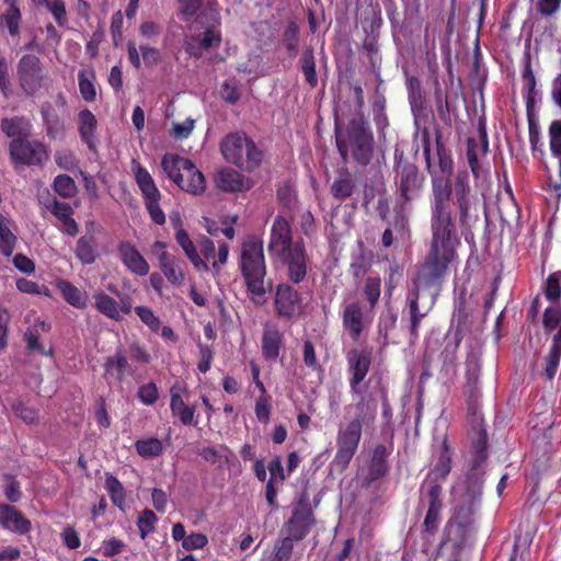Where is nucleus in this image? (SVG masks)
I'll return each mask as SVG.
<instances>
[{
	"instance_id": "nucleus-1",
	"label": "nucleus",
	"mask_w": 561,
	"mask_h": 561,
	"mask_svg": "<svg viewBox=\"0 0 561 561\" xmlns=\"http://www.w3.org/2000/svg\"><path fill=\"white\" fill-rule=\"evenodd\" d=\"M451 199L457 206L460 226H469L476 198L467 170H458L453 183L449 179L432 174L430 248L407 294V308L403 310V314L407 312L409 316L408 330L412 342L419 339L421 322L436 304L449 268L458 256L457 249L461 242Z\"/></svg>"
},
{
	"instance_id": "nucleus-2",
	"label": "nucleus",
	"mask_w": 561,
	"mask_h": 561,
	"mask_svg": "<svg viewBox=\"0 0 561 561\" xmlns=\"http://www.w3.org/2000/svg\"><path fill=\"white\" fill-rule=\"evenodd\" d=\"M335 145L343 162L348 161V151L357 164L366 167L370 163L374 152V135L363 113L353 117L346 126L344 136L337 122L335 123Z\"/></svg>"
},
{
	"instance_id": "nucleus-3",
	"label": "nucleus",
	"mask_w": 561,
	"mask_h": 561,
	"mask_svg": "<svg viewBox=\"0 0 561 561\" xmlns=\"http://www.w3.org/2000/svg\"><path fill=\"white\" fill-rule=\"evenodd\" d=\"M240 271L253 300L272 290V282H265L267 271L262 240L250 238L242 243Z\"/></svg>"
},
{
	"instance_id": "nucleus-4",
	"label": "nucleus",
	"mask_w": 561,
	"mask_h": 561,
	"mask_svg": "<svg viewBox=\"0 0 561 561\" xmlns=\"http://www.w3.org/2000/svg\"><path fill=\"white\" fill-rule=\"evenodd\" d=\"M393 160L394 184L398 193L396 209L402 210L422 192L425 175L413 161L405 157L403 150L397 148Z\"/></svg>"
},
{
	"instance_id": "nucleus-5",
	"label": "nucleus",
	"mask_w": 561,
	"mask_h": 561,
	"mask_svg": "<svg viewBox=\"0 0 561 561\" xmlns=\"http://www.w3.org/2000/svg\"><path fill=\"white\" fill-rule=\"evenodd\" d=\"M161 167L168 178L182 191L193 195H199L205 191V176L190 159L179 154L165 153Z\"/></svg>"
},
{
	"instance_id": "nucleus-6",
	"label": "nucleus",
	"mask_w": 561,
	"mask_h": 561,
	"mask_svg": "<svg viewBox=\"0 0 561 561\" xmlns=\"http://www.w3.org/2000/svg\"><path fill=\"white\" fill-rule=\"evenodd\" d=\"M220 150L229 163L245 167L248 171L259 168L263 160V151L244 133L227 135L220 144Z\"/></svg>"
},
{
	"instance_id": "nucleus-7",
	"label": "nucleus",
	"mask_w": 561,
	"mask_h": 561,
	"mask_svg": "<svg viewBox=\"0 0 561 561\" xmlns=\"http://www.w3.org/2000/svg\"><path fill=\"white\" fill-rule=\"evenodd\" d=\"M542 328L546 334H552L548 354L545 356V376L552 380L561 360V306H549L542 314Z\"/></svg>"
},
{
	"instance_id": "nucleus-8",
	"label": "nucleus",
	"mask_w": 561,
	"mask_h": 561,
	"mask_svg": "<svg viewBox=\"0 0 561 561\" xmlns=\"http://www.w3.org/2000/svg\"><path fill=\"white\" fill-rule=\"evenodd\" d=\"M9 156L15 167H43L49 159V151L39 140L20 137L10 141Z\"/></svg>"
},
{
	"instance_id": "nucleus-9",
	"label": "nucleus",
	"mask_w": 561,
	"mask_h": 561,
	"mask_svg": "<svg viewBox=\"0 0 561 561\" xmlns=\"http://www.w3.org/2000/svg\"><path fill=\"white\" fill-rule=\"evenodd\" d=\"M314 524L316 518L308 500L301 499L293 510L289 519L284 523L280 534L295 542L301 541Z\"/></svg>"
},
{
	"instance_id": "nucleus-10",
	"label": "nucleus",
	"mask_w": 561,
	"mask_h": 561,
	"mask_svg": "<svg viewBox=\"0 0 561 561\" xmlns=\"http://www.w3.org/2000/svg\"><path fill=\"white\" fill-rule=\"evenodd\" d=\"M19 85L27 96H34L43 87L44 72L41 59L34 54L23 55L16 67Z\"/></svg>"
},
{
	"instance_id": "nucleus-11",
	"label": "nucleus",
	"mask_w": 561,
	"mask_h": 561,
	"mask_svg": "<svg viewBox=\"0 0 561 561\" xmlns=\"http://www.w3.org/2000/svg\"><path fill=\"white\" fill-rule=\"evenodd\" d=\"M362 434L355 432L354 427L348 430L341 425L336 434V453L330 466L333 470L343 472L351 463L358 450Z\"/></svg>"
},
{
	"instance_id": "nucleus-12",
	"label": "nucleus",
	"mask_w": 561,
	"mask_h": 561,
	"mask_svg": "<svg viewBox=\"0 0 561 561\" xmlns=\"http://www.w3.org/2000/svg\"><path fill=\"white\" fill-rule=\"evenodd\" d=\"M371 360L373 350L370 347H354L347 352L348 382L353 394L360 393V383L369 373Z\"/></svg>"
},
{
	"instance_id": "nucleus-13",
	"label": "nucleus",
	"mask_w": 561,
	"mask_h": 561,
	"mask_svg": "<svg viewBox=\"0 0 561 561\" xmlns=\"http://www.w3.org/2000/svg\"><path fill=\"white\" fill-rule=\"evenodd\" d=\"M287 267V277L294 284L301 283L307 275V253L302 241L295 242L294 248L277 255Z\"/></svg>"
},
{
	"instance_id": "nucleus-14",
	"label": "nucleus",
	"mask_w": 561,
	"mask_h": 561,
	"mask_svg": "<svg viewBox=\"0 0 561 561\" xmlns=\"http://www.w3.org/2000/svg\"><path fill=\"white\" fill-rule=\"evenodd\" d=\"M480 370L481 364L479 356L471 352L466 359V383L465 391L467 394L468 411L472 415H477V404L480 398Z\"/></svg>"
},
{
	"instance_id": "nucleus-15",
	"label": "nucleus",
	"mask_w": 561,
	"mask_h": 561,
	"mask_svg": "<svg viewBox=\"0 0 561 561\" xmlns=\"http://www.w3.org/2000/svg\"><path fill=\"white\" fill-rule=\"evenodd\" d=\"M301 302V295L288 283L275 287L274 308L279 318L291 320Z\"/></svg>"
},
{
	"instance_id": "nucleus-16",
	"label": "nucleus",
	"mask_w": 561,
	"mask_h": 561,
	"mask_svg": "<svg viewBox=\"0 0 561 561\" xmlns=\"http://www.w3.org/2000/svg\"><path fill=\"white\" fill-rule=\"evenodd\" d=\"M478 136L479 139L473 137H469L467 140V160L469 168L474 175V178H479L481 173V165L479 163L480 157L486 156L489 152V138L485 122L483 119H479L478 123Z\"/></svg>"
},
{
	"instance_id": "nucleus-17",
	"label": "nucleus",
	"mask_w": 561,
	"mask_h": 561,
	"mask_svg": "<svg viewBox=\"0 0 561 561\" xmlns=\"http://www.w3.org/2000/svg\"><path fill=\"white\" fill-rule=\"evenodd\" d=\"M291 226L283 216H276L271 229L267 250L271 254L279 255L294 248Z\"/></svg>"
},
{
	"instance_id": "nucleus-18",
	"label": "nucleus",
	"mask_w": 561,
	"mask_h": 561,
	"mask_svg": "<svg viewBox=\"0 0 561 561\" xmlns=\"http://www.w3.org/2000/svg\"><path fill=\"white\" fill-rule=\"evenodd\" d=\"M341 318L343 329L348 333L352 341L357 342L366 327L364 306L359 301L346 304Z\"/></svg>"
},
{
	"instance_id": "nucleus-19",
	"label": "nucleus",
	"mask_w": 561,
	"mask_h": 561,
	"mask_svg": "<svg viewBox=\"0 0 561 561\" xmlns=\"http://www.w3.org/2000/svg\"><path fill=\"white\" fill-rule=\"evenodd\" d=\"M103 368L104 378L108 385H121L127 376L133 375V368L122 347H117L113 355L105 358Z\"/></svg>"
},
{
	"instance_id": "nucleus-20",
	"label": "nucleus",
	"mask_w": 561,
	"mask_h": 561,
	"mask_svg": "<svg viewBox=\"0 0 561 561\" xmlns=\"http://www.w3.org/2000/svg\"><path fill=\"white\" fill-rule=\"evenodd\" d=\"M283 347L284 333L276 324L266 322L263 327L261 339V352L263 358L267 362H276Z\"/></svg>"
},
{
	"instance_id": "nucleus-21",
	"label": "nucleus",
	"mask_w": 561,
	"mask_h": 561,
	"mask_svg": "<svg viewBox=\"0 0 561 561\" xmlns=\"http://www.w3.org/2000/svg\"><path fill=\"white\" fill-rule=\"evenodd\" d=\"M0 526L19 535H26L31 531L32 524L24 514L10 504H2L0 511Z\"/></svg>"
},
{
	"instance_id": "nucleus-22",
	"label": "nucleus",
	"mask_w": 561,
	"mask_h": 561,
	"mask_svg": "<svg viewBox=\"0 0 561 561\" xmlns=\"http://www.w3.org/2000/svg\"><path fill=\"white\" fill-rule=\"evenodd\" d=\"M118 254L123 264L134 274L145 276L149 273V264L129 241H123L118 245Z\"/></svg>"
},
{
	"instance_id": "nucleus-23",
	"label": "nucleus",
	"mask_w": 561,
	"mask_h": 561,
	"mask_svg": "<svg viewBox=\"0 0 561 561\" xmlns=\"http://www.w3.org/2000/svg\"><path fill=\"white\" fill-rule=\"evenodd\" d=\"M78 131L82 142H84L89 150L96 152L98 150V119L95 115L89 110L83 108L78 114Z\"/></svg>"
},
{
	"instance_id": "nucleus-24",
	"label": "nucleus",
	"mask_w": 561,
	"mask_h": 561,
	"mask_svg": "<svg viewBox=\"0 0 561 561\" xmlns=\"http://www.w3.org/2000/svg\"><path fill=\"white\" fill-rule=\"evenodd\" d=\"M357 188L356 176L346 168L337 170L336 178L330 186L332 197L340 203L353 196Z\"/></svg>"
},
{
	"instance_id": "nucleus-25",
	"label": "nucleus",
	"mask_w": 561,
	"mask_h": 561,
	"mask_svg": "<svg viewBox=\"0 0 561 561\" xmlns=\"http://www.w3.org/2000/svg\"><path fill=\"white\" fill-rule=\"evenodd\" d=\"M388 455L389 453L387 447L382 444H378L374 448L370 463L368 466L367 476L365 478L368 485L388 474Z\"/></svg>"
},
{
	"instance_id": "nucleus-26",
	"label": "nucleus",
	"mask_w": 561,
	"mask_h": 561,
	"mask_svg": "<svg viewBox=\"0 0 561 561\" xmlns=\"http://www.w3.org/2000/svg\"><path fill=\"white\" fill-rule=\"evenodd\" d=\"M217 186L224 192H242L250 188V181L237 170L225 168L216 178Z\"/></svg>"
},
{
	"instance_id": "nucleus-27",
	"label": "nucleus",
	"mask_w": 561,
	"mask_h": 561,
	"mask_svg": "<svg viewBox=\"0 0 561 561\" xmlns=\"http://www.w3.org/2000/svg\"><path fill=\"white\" fill-rule=\"evenodd\" d=\"M56 288L58 289L65 301L70 306L77 309L87 308L88 293L84 289L79 288L75 286L71 282L62 278L56 282Z\"/></svg>"
},
{
	"instance_id": "nucleus-28",
	"label": "nucleus",
	"mask_w": 561,
	"mask_h": 561,
	"mask_svg": "<svg viewBox=\"0 0 561 561\" xmlns=\"http://www.w3.org/2000/svg\"><path fill=\"white\" fill-rule=\"evenodd\" d=\"M131 170L144 198L159 196L161 194L149 171L136 159L131 160Z\"/></svg>"
},
{
	"instance_id": "nucleus-29",
	"label": "nucleus",
	"mask_w": 561,
	"mask_h": 561,
	"mask_svg": "<svg viewBox=\"0 0 561 561\" xmlns=\"http://www.w3.org/2000/svg\"><path fill=\"white\" fill-rule=\"evenodd\" d=\"M484 472L470 468L466 474L463 501L481 503L484 484Z\"/></svg>"
},
{
	"instance_id": "nucleus-30",
	"label": "nucleus",
	"mask_w": 561,
	"mask_h": 561,
	"mask_svg": "<svg viewBox=\"0 0 561 561\" xmlns=\"http://www.w3.org/2000/svg\"><path fill=\"white\" fill-rule=\"evenodd\" d=\"M75 255L82 265H91L99 257L98 243L93 234L81 236L76 243Z\"/></svg>"
},
{
	"instance_id": "nucleus-31",
	"label": "nucleus",
	"mask_w": 561,
	"mask_h": 561,
	"mask_svg": "<svg viewBox=\"0 0 561 561\" xmlns=\"http://www.w3.org/2000/svg\"><path fill=\"white\" fill-rule=\"evenodd\" d=\"M158 261L160 270L171 284H182L184 273L180 267V261L173 254L162 251L158 254Z\"/></svg>"
},
{
	"instance_id": "nucleus-32",
	"label": "nucleus",
	"mask_w": 561,
	"mask_h": 561,
	"mask_svg": "<svg viewBox=\"0 0 561 561\" xmlns=\"http://www.w3.org/2000/svg\"><path fill=\"white\" fill-rule=\"evenodd\" d=\"M174 238L176 243L182 248L183 252L197 271L207 272L209 270L208 264L198 254V251L186 230L175 232Z\"/></svg>"
},
{
	"instance_id": "nucleus-33",
	"label": "nucleus",
	"mask_w": 561,
	"mask_h": 561,
	"mask_svg": "<svg viewBox=\"0 0 561 561\" xmlns=\"http://www.w3.org/2000/svg\"><path fill=\"white\" fill-rule=\"evenodd\" d=\"M451 470V449L446 440L442 445L439 457L434 468L428 472L426 481L436 480L442 483Z\"/></svg>"
},
{
	"instance_id": "nucleus-34",
	"label": "nucleus",
	"mask_w": 561,
	"mask_h": 561,
	"mask_svg": "<svg viewBox=\"0 0 561 561\" xmlns=\"http://www.w3.org/2000/svg\"><path fill=\"white\" fill-rule=\"evenodd\" d=\"M1 131L9 138L28 137L31 123L24 116L4 117L0 123Z\"/></svg>"
},
{
	"instance_id": "nucleus-35",
	"label": "nucleus",
	"mask_w": 561,
	"mask_h": 561,
	"mask_svg": "<svg viewBox=\"0 0 561 561\" xmlns=\"http://www.w3.org/2000/svg\"><path fill=\"white\" fill-rule=\"evenodd\" d=\"M171 402L170 409L174 416H178L184 425H192L194 423V415L196 408L195 405H187L183 401L181 394L176 391V387H172L171 390Z\"/></svg>"
},
{
	"instance_id": "nucleus-36",
	"label": "nucleus",
	"mask_w": 561,
	"mask_h": 561,
	"mask_svg": "<svg viewBox=\"0 0 561 561\" xmlns=\"http://www.w3.org/2000/svg\"><path fill=\"white\" fill-rule=\"evenodd\" d=\"M41 114L45 130L50 139H56L64 130V123L50 102L41 105Z\"/></svg>"
},
{
	"instance_id": "nucleus-37",
	"label": "nucleus",
	"mask_w": 561,
	"mask_h": 561,
	"mask_svg": "<svg viewBox=\"0 0 561 561\" xmlns=\"http://www.w3.org/2000/svg\"><path fill=\"white\" fill-rule=\"evenodd\" d=\"M405 87L412 113L414 115L421 114L425 108V98L421 80L416 76H409L405 80Z\"/></svg>"
},
{
	"instance_id": "nucleus-38",
	"label": "nucleus",
	"mask_w": 561,
	"mask_h": 561,
	"mask_svg": "<svg viewBox=\"0 0 561 561\" xmlns=\"http://www.w3.org/2000/svg\"><path fill=\"white\" fill-rule=\"evenodd\" d=\"M523 91L525 92L526 112H535L536 78L531 68L530 58L527 57L522 71Z\"/></svg>"
},
{
	"instance_id": "nucleus-39",
	"label": "nucleus",
	"mask_w": 561,
	"mask_h": 561,
	"mask_svg": "<svg viewBox=\"0 0 561 561\" xmlns=\"http://www.w3.org/2000/svg\"><path fill=\"white\" fill-rule=\"evenodd\" d=\"M94 308L114 321H121L122 316L119 314V304L110 295L103 291H96L93 294Z\"/></svg>"
},
{
	"instance_id": "nucleus-40",
	"label": "nucleus",
	"mask_w": 561,
	"mask_h": 561,
	"mask_svg": "<svg viewBox=\"0 0 561 561\" xmlns=\"http://www.w3.org/2000/svg\"><path fill=\"white\" fill-rule=\"evenodd\" d=\"M461 339H462V336H461L460 332L457 331L455 334V342L447 343L439 355V357L443 362L442 370L446 375L455 373V369L457 366V350L459 347Z\"/></svg>"
},
{
	"instance_id": "nucleus-41",
	"label": "nucleus",
	"mask_w": 561,
	"mask_h": 561,
	"mask_svg": "<svg viewBox=\"0 0 561 561\" xmlns=\"http://www.w3.org/2000/svg\"><path fill=\"white\" fill-rule=\"evenodd\" d=\"M135 448L137 454L145 459L159 457L164 451L162 442L156 437L137 439Z\"/></svg>"
},
{
	"instance_id": "nucleus-42",
	"label": "nucleus",
	"mask_w": 561,
	"mask_h": 561,
	"mask_svg": "<svg viewBox=\"0 0 561 561\" xmlns=\"http://www.w3.org/2000/svg\"><path fill=\"white\" fill-rule=\"evenodd\" d=\"M105 489L112 503L123 510L126 501V493L122 482L112 473H105Z\"/></svg>"
},
{
	"instance_id": "nucleus-43",
	"label": "nucleus",
	"mask_w": 561,
	"mask_h": 561,
	"mask_svg": "<svg viewBox=\"0 0 561 561\" xmlns=\"http://www.w3.org/2000/svg\"><path fill=\"white\" fill-rule=\"evenodd\" d=\"M45 322L34 323L24 333V340L30 351L37 352L44 356H51L53 348L50 347L48 351H46L45 347L39 343V328L45 330Z\"/></svg>"
},
{
	"instance_id": "nucleus-44",
	"label": "nucleus",
	"mask_w": 561,
	"mask_h": 561,
	"mask_svg": "<svg viewBox=\"0 0 561 561\" xmlns=\"http://www.w3.org/2000/svg\"><path fill=\"white\" fill-rule=\"evenodd\" d=\"M45 322L34 323L24 333V340L30 351L37 352L44 356H51L53 348L50 347L48 351H46L45 347L39 343V328L45 330Z\"/></svg>"
},
{
	"instance_id": "nucleus-45",
	"label": "nucleus",
	"mask_w": 561,
	"mask_h": 561,
	"mask_svg": "<svg viewBox=\"0 0 561 561\" xmlns=\"http://www.w3.org/2000/svg\"><path fill=\"white\" fill-rule=\"evenodd\" d=\"M472 459H471V468L479 469V467L488 458V435L485 430L481 428L478 432V436L472 443Z\"/></svg>"
},
{
	"instance_id": "nucleus-46",
	"label": "nucleus",
	"mask_w": 561,
	"mask_h": 561,
	"mask_svg": "<svg viewBox=\"0 0 561 561\" xmlns=\"http://www.w3.org/2000/svg\"><path fill=\"white\" fill-rule=\"evenodd\" d=\"M301 71L305 76L306 82L310 88H316L318 84V77L316 71L314 51L311 47H307L300 58Z\"/></svg>"
},
{
	"instance_id": "nucleus-47",
	"label": "nucleus",
	"mask_w": 561,
	"mask_h": 561,
	"mask_svg": "<svg viewBox=\"0 0 561 561\" xmlns=\"http://www.w3.org/2000/svg\"><path fill=\"white\" fill-rule=\"evenodd\" d=\"M16 243V237L9 228V219L0 213V252L4 256L12 255Z\"/></svg>"
},
{
	"instance_id": "nucleus-48",
	"label": "nucleus",
	"mask_w": 561,
	"mask_h": 561,
	"mask_svg": "<svg viewBox=\"0 0 561 561\" xmlns=\"http://www.w3.org/2000/svg\"><path fill=\"white\" fill-rule=\"evenodd\" d=\"M548 133L550 151L558 161V170L561 176V119L552 121Z\"/></svg>"
},
{
	"instance_id": "nucleus-49",
	"label": "nucleus",
	"mask_w": 561,
	"mask_h": 561,
	"mask_svg": "<svg viewBox=\"0 0 561 561\" xmlns=\"http://www.w3.org/2000/svg\"><path fill=\"white\" fill-rule=\"evenodd\" d=\"M95 75L93 71L87 72L84 70L78 73L79 91L82 99L87 102H93L96 99V89L94 84Z\"/></svg>"
},
{
	"instance_id": "nucleus-50",
	"label": "nucleus",
	"mask_w": 561,
	"mask_h": 561,
	"mask_svg": "<svg viewBox=\"0 0 561 561\" xmlns=\"http://www.w3.org/2000/svg\"><path fill=\"white\" fill-rule=\"evenodd\" d=\"M436 153L438 158V168L445 179H449L454 169V161L450 152L446 149L445 145L442 142V136L437 135L436 137Z\"/></svg>"
},
{
	"instance_id": "nucleus-51",
	"label": "nucleus",
	"mask_w": 561,
	"mask_h": 561,
	"mask_svg": "<svg viewBox=\"0 0 561 561\" xmlns=\"http://www.w3.org/2000/svg\"><path fill=\"white\" fill-rule=\"evenodd\" d=\"M426 489L425 499L428 504V508H443V488L442 484L436 480L424 481L421 490Z\"/></svg>"
},
{
	"instance_id": "nucleus-52",
	"label": "nucleus",
	"mask_w": 561,
	"mask_h": 561,
	"mask_svg": "<svg viewBox=\"0 0 561 561\" xmlns=\"http://www.w3.org/2000/svg\"><path fill=\"white\" fill-rule=\"evenodd\" d=\"M54 191L62 198H71L77 194L75 180L68 174H59L53 182Z\"/></svg>"
},
{
	"instance_id": "nucleus-53",
	"label": "nucleus",
	"mask_w": 561,
	"mask_h": 561,
	"mask_svg": "<svg viewBox=\"0 0 561 561\" xmlns=\"http://www.w3.org/2000/svg\"><path fill=\"white\" fill-rule=\"evenodd\" d=\"M11 410L13 414L25 424H35L38 422V410L25 404L22 400H13Z\"/></svg>"
},
{
	"instance_id": "nucleus-54",
	"label": "nucleus",
	"mask_w": 561,
	"mask_h": 561,
	"mask_svg": "<svg viewBox=\"0 0 561 561\" xmlns=\"http://www.w3.org/2000/svg\"><path fill=\"white\" fill-rule=\"evenodd\" d=\"M381 279L379 277H367L363 286V294L369 304L370 309H374L380 298Z\"/></svg>"
},
{
	"instance_id": "nucleus-55",
	"label": "nucleus",
	"mask_w": 561,
	"mask_h": 561,
	"mask_svg": "<svg viewBox=\"0 0 561 561\" xmlns=\"http://www.w3.org/2000/svg\"><path fill=\"white\" fill-rule=\"evenodd\" d=\"M8 4L7 12L1 16V20L4 22L5 26L10 35L16 36L20 33V21H21V11L16 5V2H10Z\"/></svg>"
},
{
	"instance_id": "nucleus-56",
	"label": "nucleus",
	"mask_w": 561,
	"mask_h": 561,
	"mask_svg": "<svg viewBox=\"0 0 561 561\" xmlns=\"http://www.w3.org/2000/svg\"><path fill=\"white\" fill-rule=\"evenodd\" d=\"M561 272L551 273L545 283L543 293L546 298L556 302L561 298Z\"/></svg>"
},
{
	"instance_id": "nucleus-57",
	"label": "nucleus",
	"mask_w": 561,
	"mask_h": 561,
	"mask_svg": "<svg viewBox=\"0 0 561 561\" xmlns=\"http://www.w3.org/2000/svg\"><path fill=\"white\" fill-rule=\"evenodd\" d=\"M158 522L157 515L149 508L142 511L137 519V527L141 539L154 531L156 523Z\"/></svg>"
},
{
	"instance_id": "nucleus-58",
	"label": "nucleus",
	"mask_w": 561,
	"mask_h": 561,
	"mask_svg": "<svg viewBox=\"0 0 561 561\" xmlns=\"http://www.w3.org/2000/svg\"><path fill=\"white\" fill-rule=\"evenodd\" d=\"M293 540L282 537L275 545L273 550V557L268 561H288L294 550Z\"/></svg>"
},
{
	"instance_id": "nucleus-59",
	"label": "nucleus",
	"mask_w": 561,
	"mask_h": 561,
	"mask_svg": "<svg viewBox=\"0 0 561 561\" xmlns=\"http://www.w3.org/2000/svg\"><path fill=\"white\" fill-rule=\"evenodd\" d=\"M160 199H161V194L159 196L145 198V206L150 216V219L154 224L162 226L165 222V215L159 205Z\"/></svg>"
},
{
	"instance_id": "nucleus-60",
	"label": "nucleus",
	"mask_w": 561,
	"mask_h": 561,
	"mask_svg": "<svg viewBox=\"0 0 561 561\" xmlns=\"http://www.w3.org/2000/svg\"><path fill=\"white\" fill-rule=\"evenodd\" d=\"M135 312L141 322L145 323L152 332H159L161 321L149 307L137 306L135 307Z\"/></svg>"
},
{
	"instance_id": "nucleus-61",
	"label": "nucleus",
	"mask_w": 561,
	"mask_h": 561,
	"mask_svg": "<svg viewBox=\"0 0 561 561\" xmlns=\"http://www.w3.org/2000/svg\"><path fill=\"white\" fill-rule=\"evenodd\" d=\"M137 398L145 405H152L159 399V390L157 385L153 381L141 385L137 391Z\"/></svg>"
},
{
	"instance_id": "nucleus-62",
	"label": "nucleus",
	"mask_w": 561,
	"mask_h": 561,
	"mask_svg": "<svg viewBox=\"0 0 561 561\" xmlns=\"http://www.w3.org/2000/svg\"><path fill=\"white\" fill-rule=\"evenodd\" d=\"M478 505L480 504L463 501V504L456 507L455 517L459 525L468 526L472 522Z\"/></svg>"
},
{
	"instance_id": "nucleus-63",
	"label": "nucleus",
	"mask_w": 561,
	"mask_h": 561,
	"mask_svg": "<svg viewBox=\"0 0 561 561\" xmlns=\"http://www.w3.org/2000/svg\"><path fill=\"white\" fill-rule=\"evenodd\" d=\"M199 360L197 363V369L202 374H206L214 359L215 352L211 346L203 343H197Z\"/></svg>"
},
{
	"instance_id": "nucleus-64",
	"label": "nucleus",
	"mask_w": 561,
	"mask_h": 561,
	"mask_svg": "<svg viewBox=\"0 0 561 561\" xmlns=\"http://www.w3.org/2000/svg\"><path fill=\"white\" fill-rule=\"evenodd\" d=\"M56 164L66 171H73L78 167V160L70 150H57L55 152Z\"/></svg>"
}]
</instances>
